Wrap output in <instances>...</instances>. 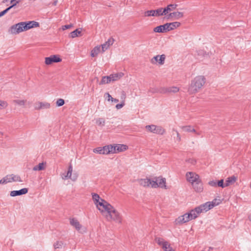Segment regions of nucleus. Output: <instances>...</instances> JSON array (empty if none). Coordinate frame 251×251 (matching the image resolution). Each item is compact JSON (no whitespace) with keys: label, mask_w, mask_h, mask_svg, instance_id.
Returning <instances> with one entry per match:
<instances>
[{"label":"nucleus","mask_w":251,"mask_h":251,"mask_svg":"<svg viewBox=\"0 0 251 251\" xmlns=\"http://www.w3.org/2000/svg\"><path fill=\"white\" fill-rule=\"evenodd\" d=\"M101 214L108 221H114L118 223H122V216L112 205L108 203L103 208Z\"/></svg>","instance_id":"obj_1"},{"label":"nucleus","mask_w":251,"mask_h":251,"mask_svg":"<svg viewBox=\"0 0 251 251\" xmlns=\"http://www.w3.org/2000/svg\"><path fill=\"white\" fill-rule=\"evenodd\" d=\"M39 26V24L35 21L20 22L11 26L8 30V32L11 34L16 35L24 31H26L31 28Z\"/></svg>","instance_id":"obj_2"},{"label":"nucleus","mask_w":251,"mask_h":251,"mask_svg":"<svg viewBox=\"0 0 251 251\" xmlns=\"http://www.w3.org/2000/svg\"><path fill=\"white\" fill-rule=\"evenodd\" d=\"M206 82V78L203 75H198L191 81L188 88V93L190 95L196 94L203 87Z\"/></svg>","instance_id":"obj_3"},{"label":"nucleus","mask_w":251,"mask_h":251,"mask_svg":"<svg viewBox=\"0 0 251 251\" xmlns=\"http://www.w3.org/2000/svg\"><path fill=\"white\" fill-rule=\"evenodd\" d=\"M92 197L94 203L100 212H103L102 208H103L108 203V202L101 199L100 196L96 193H92Z\"/></svg>","instance_id":"obj_4"},{"label":"nucleus","mask_w":251,"mask_h":251,"mask_svg":"<svg viewBox=\"0 0 251 251\" xmlns=\"http://www.w3.org/2000/svg\"><path fill=\"white\" fill-rule=\"evenodd\" d=\"M221 202L220 199H214L212 201L206 202L204 204L198 206L200 208L201 213L206 212L214 206L219 205Z\"/></svg>","instance_id":"obj_5"},{"label":"nucleus","mask_w":251,"mask_h":251,"mask_svg":"<svg viewBox=\"0 0 251 251\" xmlns=\"http://www.w3.org/2000/svg\"><path fill=\"white\" fill-rule=\"evenodd\" d=\"M158 187L165 189H167L166 179L161 176L155 177L152 178V188H157Z\"/></svg>","instance_id":"obj_6"},{"label":"nucleus","mask_w":251,"mask_h":251,"mask_svg":"<svg viewBox=\"0 0 251 251\" xmlns=\"http://www.w3.org/2000/svg\"><path fill=\"white\" fill-rule=\"evenodd\" d=\"M166 55L165 54L157 55L153 57L150 60L153 65H163L165 63Z\"/></svg>","instance_id":"obj_7"},{"label":"nucleus","mask_w":251,"mask_h":251,"mask_svg":"<svg viewBox=\"0 0 251 251\" xmlns=\"http://www.w3.org/2000/svg\"><path fill=\"white\" fill-rule=\"evenodd\" d=\"M73 172V166L70 164L68 168V170L66 174H63L61 175L63 179H67L68 178L71 179L72 180L75 181L78 177V176L76 174L72 175Z\"/></svg>","instance_id":"obj_8"},{"label":"nucleus","mask_w":251,"mask_h":251,"mask_svg":"<svg viewBox=\"0 0 251 251\" xmlns=\"http://www.w3.org/2000/svg\"><path fill=\"white\" fill-rule=\"evenodd\" d=\"M191 221L189 216L188 213H186L182 215L179 216L177 218L174 224L175 225H182L185 223Z\"/></svg>","instance_id":"obj_9"},{"label":"nucleus","mask_w":251,"mask_h":251,"mask_svg":"<svg viewBox=\"0 0 251 251\" xmlns=\"http://www.w3.org/2000/svg\"><path fill=\"white\" fill-rule=\"evenodd\" d=\"M186 177L187 180L191 183V184L198 182V181L201 179L199 175L193 172L187 173Z\"/></svg>","instance_id":"obj_10"},{"label":"nucleus","mask_w":251,"mask_h":251,"mask_svg":"<svg viewBox=\"0 0 251 251\" xmlns=\"http://www.w3.org/2000/svg\"><path fill=\"white\" fill-rule=\"evenodd\" d=\"M70 224L72 226L75 227L77 231L80 232H81L80 231L81 229H83V232L86 231V228L83 227L79 221L75 218H70Z\"/></svg>","instance_id":"obj_11"},{"label":"nucleus","mask_w":251,"mask_h":251,"mask_svg":"<svg viewBox=\"0 0 251 251\" xmlns=\"http://www.w3.org/2000/svg\"><path fill=\"white\" fill-rule=\"evenodd\" d=\"M155 241L160 246H161L163 250L165 251H169V250H173L172 248L170 247V245L167 241H165L163 239L161 238H156Z\"/></svg>","instance_id":"obj_12"},{"label":"nucleus","mask_w":251,"mask_h":251,"mask_svg":"<svg viewBox=\"0 0 251 251\" xmlns=\"http://www.w3.org/2000/svg\"><path fill=\"white\" fill-rule=\"evenodd\" d=\"M61 59L57 55H52L45 58V63L49 65L53 63H57L61 61Z\"/></svg>","instance_id":"obj_13"},{"label":"nucleus","mask_w":251,"mask_h":251,"mask_svg":"<svg viewBox=\"0 0 251 251\" xmlns=\"http://www.w3.org/2000/svg\"><path fill=\"white\" fill-rule=\"evenodd\" d=\"M34 106L35 110L47 109L50 108V104L47 102L38 101L34 103Z\"/></svg>","instance_id":"obj_14"},{"label":"nucleus","mask_w":251,"mask_h":251,"mask_svg":"<svg viewBox=\"0 0 251 251\" xmlns=\"http://www.w3.org/2000/svg\"><path fill=\"white\" fill-rule=\"evenodd\" d=\"M6 180L8 183H11L13 182H22L21 177L17 175L10 174L7 175L5 176Z\"/></svg>","instance_id":"obj_15"},{"label":"nucleus","mask_w":251,"mask_h":251,"mask_svg":"<svg viewBox=\"0 0 251 251\" xmlns=\"http://www.w3.org/2000/svg\"><path fill=\"white\" fill-rule=\"evenodd\" d=\"M138 183L142 186L144 187H151L152 188V179L149 178H141L138 180Z\"/></svg>","instance_id":"obj_16"},{"label":"nucleus","mask_w":251,"mask_h":251,"mask_svg":"<svg viewBox=\"0 0 251 251\" xmlns=\"http://www.w3.org/2000/svg\"><path fill=\"white\" fill-rule=\"evenodd\" d=\"M183 17V13L182 12L176 11L170 13L167 16V18L168 19H171L172 20H178Z\"/></svg>","instance_id":"obj_17"},{"label":"nucleus","mask_w":251,"mask_h":251,"mask_svg":"<svg viewBox=\"0 0 251 251\" xmlns=\"http://www.w3.org/2000/svg\"><path fill=\"white\" fill-rule=\"evenodd\" d=\"M188 213L191 220L195 219L201 213V211L198 207H196L195 209L191 210Z\"/></svg>","instance_id":"obj_18"},{"label":"nucleus","mask_w":251,"mask_h":251,"mask_svg":"<svg viewBox=\"0 0 251 251\" xmlns=\"http://www.w3.org/2000/svg\"><path fill=\"white\" fill-rule=\"evenodd\" d=\"M166 31L173 30L180 25V23L178 22H175L164 24Z\"/></svg>","instance_id":"obj_19"},{"label":"nucleus","mask_w":251,"mask_h":251,"mask_svg":"<svg viewBox=\"0 0 251 251\" xmlns=\"http://www.w3.org/2000/svg\"><path fill=\"white\" fill-rule=\"evenodd\" d=\"M179 89L178 87L176 86L170 87L168 88H162L160 91V93H176L178 92Z\"/></svg>","instance_id":"obj_20"},{"label":"nucleus","mask_w":251,"mask_h":251,"mask_svg":"<svg viewBox=\"0 0 251 251\" xmlns=\"http://www.w3.org/2000/svg\"><path fill=\"white\" fill-rule=\"evenodd\" d=\"M192 185L194 190L197 192L201 193L203 191V184L201 179L192 184Z\"/></svg>","instance_id":"obj_21"},{"label":"nucleus","mask_w":251,"mask_h":251,"mask_svg":"<svg viewBox=\"0 0 251 251\" xmlns=\"http://www.w3.org/2000/svg\"><path fill=\"white\" fill-rule=\"evenodd\" d=\"M161 10H159V8L156 10H148L145 12V16L147 17L150 16H155L159 17L160 16V14H161Z\"/></svg>","instance_id":"obj_22"},{"label":"nucleus","mask_w":251,"mask_h":251,"mask_svg":"<svg viewBox=\"0 0 251 251\" xmlns=\"http://www.w3.org/2000/svg\"><path fill=\"white\" fill-rule=\"evenodd\" d=\"M28 192L27 188H23L20 190L12 191L10 192V195L11 197H15L26 194Z\"/></svg>","instance_id":"obj_23"},{"label":"nucleus","mask_w":251,"mask_h":251,"mask_svg":"<svg viewBox=\"0 0 251 251\" xmlns=\"http://www.w3.org/2000/svg\"><path fill=\"white\" fill-rule=\"evenodd\" d=\"M114 40L113 38H109L104 44L101 45L102 52L105 51L108 48L113 45Z\"/></svg>","instance_id":"obj_24"},{"label":"nucleus","mask_w":251,"mask_h":251,"mask_svg":"<svg viewBox=\"0 0 251 251\" xmlns=\"http://www.w3.org/2000/svg\"><path fill=\"white\" fill-rule=\"evenodd\" d=\"M237 180V177L235 176L227 177L226 180L225 185L227 187L233 184Z\"/></svg>","instance_id":"obj_25"},{"label":"nucleus","mask_w":251,"mask_h":251,"mask_svg":"<svg viewBox=\"0 0 251 251\" xmlns=\"http://www.w3.org/2000/svg\"><path fill=\"white\" fill-rule=\"evenodd\" d=\"M124 75V74L123 73H118L116 74H113L110 75L109 76L110 77L111 80L112 81H117L122 78Z\"/></svg>","instance_id":"obj_26"},{"label":"nucleus","mask_w":251,"mask_h":251,"mask_svg":"<svg viewBox=\"0 0 251 251\" xmlns=\"http://www.w3.org/2000/svg\"><path fill=\"white\" fill-rule=\"evenodd\" d=\"M183 131L188 132H194L196 134L199 135V133L197 132L196 130L191 126H182L181 127Z\"/></svg>","instance_id":"obj_27"},{"label":"nucleus","mask_w":251,"mask_h":251,"mask_svg":"<svg viewBox=\"0 0 251 251\" xmlns=\"http://www.w3.org/2000/svg\"><path fill=\"white\" fill-rule=\"evenodd\" d=\"M116 153L117 152L124 151L127 149V147L126 145L122 144H116L115 145Z\"/></svg>","instance_id":"obj_28"},{"label":"nucleus","mask_w":251,"mask_h":251,"mask_svg":"<svg viewBox=\"0 0 251 251\" xmlns=\"http://www.w3.org/2000/svg\"><path fill=\"white\" fill-rule=\"evenodd\" d=\"M46 166V163L42 162L39 163L38 165L35 166L33 168V170L34 171H39L45 170Z\"/></svg>","instance_id":"obj_29"},{"label":"nucleus","mask_w":251,"mask_h":251,"mask_svg":"<svg viewBox=\"0 0 251 251\" xmlns=\"http://www.w3.org/2000/svg\"><path fill=\"white\" fill-rule=\"evenodd\" d=\"M100 52V46L95 47L91 52V56L93 57L97 56Z\"/></svg>","instance_id":"obj_30"},{"label":"nucleus","mask_w":251,"mask_h":251,"mask_svg":"<svg viewBox=\"0 0 251 251\" xmlns=\"http://www.w3.org/2000/svg\"><path fill=\"white\" fill-rule=\"evenodd\" d=\"M153 31L155 32H158V33H162L166 32L165 25H161L155 27L153 29Z\"/></svg>","instance_id":"obj_31"},{"label":"nucleus","mask_w":251,"mask_h":251,"mask_svg":"<svg viewBox=\"0 0 251 251\" xmlns=\"http://www.w3.org/2000/svg\"><path fill=\"white\" fill-rule=\"evenodd\" d=\"M111 80L110 76H103L102 77L100 84L102 85L105 84H107L111 82Z\"/></svg>","instance_id":"obj_32"},{"label":"nucleus","mask_w":251,"mask_h":251,"mask_svg":"<svg viewBox=\"0 0 251 251\" xmlns=\"http://www.w3.org/2000/svg\"><path fill=\"white\" fill-rule=\"evenodd\" d=\"M145 128L148 131H149L151 132H152L153 133H155V130L157 128V126L154 125H148L146 126Z\"/></svg>","instance_id":"obj_33"},{"label":"nucleus","mask_w":251,"mask_h":251,"mask_svg":"<svg viewBox=\"0 0 251 251\" xmlns=\"http://www.w3.org/2000/svg\"><path fill=\"white\" fill-rule=\"evenodd\" d=\"M19 3V1H16V2L14 3V4H12L9 7L7 8L4 10L0 12V17L3 16L4 15H5L10 9H11L12 7H13L14 6H15L17 4V3Z\"/></svg>","instance_id":"obj_34"},{"label":"nucleus","mask_w":251,"mask_h":251,"mask_svg":"<svg viewBox=\"0 0 251 251\" xmlns=\"http://www.w3.org/2000/svg\"><path fill=\"white\" fill-rule=\"evenodd\" d=\"M81 34V31L78 29H75L70 33V37L74 38L76 37L79 36Z\"/></svg>","instance_id":"obj_35"},{"label":"nucleus","mask_w":251,"mask_h":251,"mask_svg":"<svg viewBox=\"0 0 251 251\" xmlns=\"http://www.w3.org/2000/svg\"><path fill=\"white\" fill-rule=\"evenodd\" d=\"M13 102L18 105L24 106L26 102V100H14Z\"/></svg>","instance_id":"obj_36"},{"label":"nucleus","mask_w":251,"mask_h":251,"mask_svg":"<svg viewBox=\"0 0 251 251\" xmlns=\"http://www.w3.org/2000/svg\"><path fill=\"white\" fill-rule=\"evenodd\" d=\"M165 132V130L160 126H157L155 130V134L163 135Z\"/></svg>","instance_id":"obj_37"},{"label":"nucleus","mask_w":251,"mask_h":251,"mask_svg":"<svg viewBox=\"0 0 251 251\" xmlns=\"http://www.w3.org/2000/svg\"><path fill=\"white\" fill-rule=\"evenodd\" d=\"M63 243L62 241H56L53 244V247L55 249H60L62 248Z\"/></svg>","instance_id":"obj_38"},{"label":"nucleus","mask_w":251,"mask_h":251,"mask_svg":"<svg viewBox=\"0 0 251 251\" xmlns=\"http://www.w3.org/2000/svg\"><path fill=\"white\" fill-rule=\"evenodd\" d=\"M8 106V103L6 101L0 100V110L6 108Z\"/></svg>","instance_id":"obj_39"},{"label":"nucleus","mask_w":251,"mask_h":251,"mask_svg":"<svg viewBox=\"0 0 251 251\" xmlns=\"http://www.w3.org/2000/svg\"><path fill=\"white\" fill-rule=\"evenodd\" d=\"M96 124L99 126H103L105 124V120L103 118H98L96 120Z\"/></svg>","instance_id":"obj_40"},{"label":"nucleus","mask_w":251,"mask_h":251,"mask_svg":"<svg viewBox=\"0 0 251 251\" xmlns=\"http://www.w3.org/2000/svg\"><path fill=\"white\" fill-rule=\"evenodd\" d=\"M177 5V4H169L166 7L169 12H171L176 9Z\"/></svg>","instance_id":"obj_41"},{"label":"nucleus","mask_w":251,"mask_h":251,"mask_svg":"<svg viewBox=\"0 0 251 251\" xmlns=\"http://www.w3.org/2000/svg\"><path fill=\"white\" fill-rule=\"evenodd\" d=\"M93 152L96 153H98L100 154H103L102 148V147H98L95 149H94Z\"/></svg>","instance_id":"obj_42"},{"label":"nucleus","mask_w":251,"mask_h":251,"mask_svg":"<svg viewBox=\"0 0 251 251\" xmlns=\"http://www.w3.org/2000/svg\"><path fill=\"white\" fill-rule=\"evenodd\" d=\"M108 147V150H109V153H116L115 147L114 145H107Z\"/></svg>","instance_id":"obj_43"},{"label":"nucleus","mask_w":251,"mask_h":251,"mask_svg":"<svg viewBox=\"0 0 251 251\" xmlns=\"http://www.w3.org/2000/svg\"><path fill=\"white\" fill-rule=\"evenodd\" d=\"M159 10H161L160 13H161V14H160V16L162 15H166L167 16V15H168V14H167L168 13L169 11L167 10V7L164 9H163L162 8H160Z\"/></svg>","instance_id":"obj_44"},{"label":"nucleus","mask_w":251,"mask_h":251,"mask_svg":"<svg viewBox=\"0 0 251 251\" xmlns=\"http://www.w3.org/2000/svg\"><path fill=\"white\" fill-rule=\"evenodd\" d=\"M217 186L222 188H225L227 187L225 185V183H224V179H221L217 181Z\"/></svg>","instance_id":"obj_45"},{"label":"nucleus","mask_w":251,"mask_h":251,"mask_svg":"<svg viewBox=\"0 0 251 251\" xmlns=\"http://www.w3.org/2000/svg\"><path fill=\"white\" fill-rule=\"evenodd\" d=\"M186 162L189 164L194 165L196 163V160L194 158H188L186 160Z\"/></svg>","instance_id":"obj_46"},{"label":"nucleus","mask_w":251,"mask_h":251,"mask_svg":"<svg viewBox=\"0 0 251 251\" xmlns=\"http://www.w3.org/2000/svg\"><path fill=\"white\" fill-rule=\"evenodd\" d=\"M64 103H65L64 100L62 99H59L57 100L56 101V105L57 106H61L63 105H64Z\"/></svg>","instance_id":"obj_47"},{"label":"nucleus","mask_w":251,"mask_h":251,"mask_svg":"<svg viewBox=\"0 0 251 251\" xmlns=\"http://www.w3.org/2000/svg\"><path fill=\"white\" fill-rule=\"evenodd\" d=\"M102 148L103 154H109V150H108V147L107 146H105Z\"/></svg>","instance_id":"obj_48"},{"label":"nucleus","mask_w":251,"mask_h":251,"mask_svg":"<svg viewBox=\"0 0 251 251\" xmlns=\"http://www.w3.org/2000/svg\"><path fill=\"white\" fill-rule=\"evenodd\" d=\"M104 98L105 99H107V101H112V100L113 99V98L111 97V96L108 93H106L104 94Z\"/></svg>","instance_id":"obj_49"},{"label":"nucleus","mask_w":251,"mask_h":251,"mask_svg":"<svg viewBox=\"0 0 251 251\" xmlns=\"http://www.w3.org/2000/svg\"><path fill=\"white\" fill-rule=\"evenodd\" d=\"M208 185L212 187H217V181L216 180H210L208 183Z\"/></svg>","instance_id":"obj_50"},{"label":"nucleus","mask_w":251,"mask_h":251,"mask_svg":"<svg viewBox=\"0 0 251 251\" xmlns=\"http://www.w3.org/2000/svg\"><path fill=\"white\" fill-rule=\"evenodd\" d=\"M125 105V102L124 101H122L121 103L120 104H117L116 105V107L117 109H119L122 108Z\"/></svg>","instance_id":"obj_51"},{"label":"nucleus","mask_w":251,"mask_h":251,"mask_svg":"<svg viewBox=\"0 0 251 251\" xmlns=\"http://www.w3.org/2000/svg\"><path fill=\"white\" fill-rule=\"evenodd\" d=\"M173 131H175L176 133V135H177V139H176L177 141L178 142H180L181 141V137H180V135L179 134L178 132L175 129H173Z\"/></svg>","instance_id":"obj_52"},{"label":"nucleus","mask_w":251,"mask_h":251,"mask_svg":"<svg viewBox=\"0 0 251 251\" xmlns=\"http://www.w3.org/2000/svg\"><path fill=\"white\" fill-rule=\"evenodd\" d=\"M6 183H7V181L6 180L5 176L0 180V184H4Z\"/></svg>","instance_id":"obj_53"},{"label":"nucleus","mask_w":251,"mask_h":251,"mask_svg":"<svg viewBox=\"0 0 251 251\" xmlns=\"http://www.w3.org/2000/svg\"><path fill=\"white\" fill-rule=\"evenodd\" d=\"M72 26V25H65L63 26L62 29H63V30H65V29H69V28H71Z\"/></svg>","instance_id":"obj_54"},{"label":"nucleus","mask_w":251,"mask_h":251,"mask_svg":"<svg viewBox=\"0 0 251 251\" xmlns=\"http://www.w3.org/2000/svg\"><path fill=\"white\" fill-rule=\"evenodd\" d=\"M126 96L125 93L123 91L122 92L121 99L123 100V101L125 102V100L126 99Z\"/></svg>","instance_id":"obj_55"},{"label":"nucleus","mask_w":251,"mask_h":251,"mask_svg":"<svg viewBox=\"0 0 251 251\" xmlns=\"http://www.w3.org/2000/svg\"><path fill=\"white\" fill-rule=\"evenodd\" d=\"M112 101L117 102L119 101V100L118 99L113 98V99L112 100Z\"/></svg>","instance_id":"obj_56"},{"label":"nucleus","mask_w":251,"mask_h":251,"mask_svg":"<svg viewBox=\"0 0 251 251\" xmlns=\"http://www.w3.org/2000/svg\"><path fill=\"white\" fill-rule=\"evenodd\" d=\"M16 0H11L10 1L11 3H12L13 4H14L13 2L16 1Z\"/></svg>","instance_id":"obj_57"},{"label":"nucleus","mask_w":251,"mask_h":251,"mask_svg":"<svg viewBox=\"0 0 251 251\" xmlns=\"http://www.w3.org/2000/svg\"><path fill=\"white\" fill-rule=\"evenodd\" d=\"M57 2V1H55L54 2V3H53V4H54V5H55L56 4Z\"/></svg>","instance_id":"obj_58"},{"label":"nucleus","mask_w":251,"mask_h":251,"mask_svg":"<svg viewBox=\"0 0 251 251\" xmlns=\"http://www.w3.org/2000/svg\"><path fill=\"white\" fill-rule=\"evenodd\" d=\"M169 251H175L174 250H169Z\"/></svg>","instance_id":"obj_59"}]
</instances>
